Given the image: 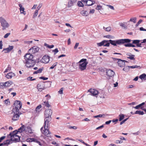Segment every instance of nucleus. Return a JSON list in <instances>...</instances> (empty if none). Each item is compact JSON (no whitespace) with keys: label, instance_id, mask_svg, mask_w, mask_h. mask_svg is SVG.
I'll list each match as a JSON object with an SVG mask.
<instances>
[{"label":"nucleus","instance_id":"obj_1","mask_svg":"<svg viewBox=\"0 0 146 146\" xmlns=\"http://www.w3.org/2000/svg\"><path fill=\"white\" fill-rule=\"evenodd\" d=\"M52 111L50 109H48L45 111V119L44 125L40 129L42 133L48 137L50 136L51 132L49 131L48 127L49 126V122L51 120V115Z\"/></svg>","mask_w":146,"mask_h":146},{"label":"nucleus","instance_id":"obj_2","mask_svg":"<svg viewBox=\"0 0 146 146\" xmlns=\"http://www.w3.org/2000/svg\"><path fill=\"white\" fill-rule=\"evenodd\" d=\"M131 41V40L129 39H122L116 40H108V42H110L111 44L114 46H117V44L121 45L125 43H129Z\"/></svg>","mask_w":146,"mask_h":146},{"label":"nucleus","instance_id":"obj_3","mask_svg":"<svg viewBox=\"0 0 146 146\" xmlns=\"http://www.w3.org/2000/svg\"><path fill=\"white\" fill-rule=\"evenodd\" d=\"M17 131H15L12 133H10L8 135V137L10 136V140L11 141H13L15 142H19L20 140V137L17 135Z\"/></svg>","mask_w":146,"mask_h":146},{"label":"nucleus","instance_id":"obj_4","mask_svg":"<svg viewBox=\"0 0 146 146\" xmlns=\"http://www.w3.org/2000/svg\"><path fill=\"white\" fill-rule=\"evenodd\" d=\"M14 105L15 108H13L12 110L13 112H17L19 111V110L21 108L22 104L21 101L16 100L14 103Z\"/></svg>","mask_w":146,"mask_h":146},{"label":"nucleus","instance_id":"obj_5","mask_svg":"<svg viewBox=\"0 0 146 146\" xmlns=\"http://www.w3.org/2000/svg\"><path fill=\"white\" fill-rule=\"evenodd\" d=\"M79 68L82 71L85 70L86 68V65L88 62L86 61V59H82L80 61Z\"/></svg>","mask_w":146,"mask_h":146},{"label":"nucleus","instance_id":"obj_6","mask_svg":"<svg viewBox=\"0 0 146 146\" xmlns=\"http://www.w3.org/2000/svg\"><path fill=\"white\" fill-rule=\"evenodd\" d=\"M137 18L136 17H131L129 20L127 21L128 25L127 27H134L137 22Z\"/></svg>","mask_w":146,"mask_h":146},{"label":"nucleus","instance_id":"obj_7","mask_svg":"<svg viewBox=\"0 0 146 146\" xmlns=\"http://www.w3.org/2000/svg\"><path fill=\"white\" fill-rule=\"evenodd\" d=\"M23 63L25 64V66L27 68H29L33 66L36 64L34 60H29L27 61H23Z\"/></svg>","mask_w":146,"mask_h":146},{"label":"nucleus","instance_id":"obj_8","mask_svg":"<svg viewBox=\"0 0 146 146\" xmlns=\"http://www.w3.org/2000/svg\"><path fill=\"white\" fill-rule=\"evenodd\" d=\"M0 22L1 24V26L3 27H8L9 26V25L8 23L2 17H0Z\"/></svg>","mask_w":146,"mask_h":146},{"label":"nucleus","instance_id":"obj_9","mask_svg":"<svg viewBox=\"0 0 146 146\" xmlns=\"http://www.w3.org/2000/svg\"><path fill=\"white\" fill-rule=\"evenodd\" d=\"M110 43L108 42V40H104L100 42L97 43V45L98 46H109Z\"/></svg>","mask_w":146,"mask_h":146},{"label":"nucleus","instance_id":"obj_10","mask_svg":"<svg viewBox=\"0 0 146 146\" xmlns=\"http://www.w3.org/2000/svg\"><path fill=\"white\" fill-rule=\"evenodd\" d=\"M39 50V47L36 46H34L29 50V52L32 54L38 52Z\"/></svg>","mask_w":146,"mask_h":146},{"label":"nucleus","instance_id":"obj_11","mask_svg":"<svg viewBox=\"0 0 146 146\" xmlns=\"http://www.w3.org/2000/svg\"><path fill=\"white\" fill-rule=\"evenodd\" d=\"M13 115L12 118V120L13 121H15L18 120L19 117L20 115L21 114L19 111L17 112H13Z\"/></svg>","mask_w":146,"mask_h":146},{"label":"nucleus","instance_id":"obj_12","mask_svg":"<svg viewBox=\"0 0 146 146\" xmlns=\"http://www.w3.org/2000/svg\"><path fill=\"white\" fill-rule=\"evenodd\" d=\"M25 60L23 61H27L30 60H33V56L31 53H27L24 56Z\"/></svg>","mask_w":146,"mask_h":146},{"label":"nucleus","instance_id":"obj_13","mask_svg":"<svg viewBox=\"0 0 146 146\" xmlns=\"http://www.w3.org/2000/svg\"><path fill=\"white\" fill-rule=\"evenodd\" d=\"M106 75L109 77H111L113 76L115 72L112 70L107 69L106 70Z\"/></svg>","mask_w":146,"mask_h":146},{"label":"nucleus","instance_id":"obj_14","mask_svg":"<svg viewBox=\"0 0 146 146\" xmlns=\"http://www.w3.org/2000/svg\"><path fill=\"white\" fill-rule=\"evenodd\" d=\"M118 60L117 63L118 65L121 67H123L125 66V62H127V61L125 60H122L121 59H117Z\"/></svg>","mask_w":146,"mask_h":146},{"label":"nucleus","instance_id":"obj_15","mask_svg":"<svg viewBox=\"0 0 146 146\" xmlns=\"http://www.w3.org/2000/svg\"><path fill=\"white\" fill-rule=\"evenodd\" d=\"M50 57L48 56L45 55L43 56L42 58V62L44 63H47L49 61Z\"/></svg>","mask_w":146,"mask_h":146},{"label":"nucleus","instance_id":"obj_16","mask_svg":"<svg viewBox=\"0 0 146 146\" xmlns=\"http://www.w3.org/2000/svg\"><path fill=\"white\" fill-rule=\"evenodd\" d=\"M33 130L30 127H25V131L28 133L32 134L33 133Z\"/></svg>","mask_w":146,"mask_h":146},{"label":"nucleus","instance_id":"obj_17","mask_svg":"<svg viewBox=\"0 0 146 146\" xmlns=\"http://www.w3.org/2000/svg\"><path fill=\"white\" fill-rule=\"evenodd\" d=\"M43 83H40L37 85V88L38 91H41L44 88Z\"/></svg>","mask_w":146,"mask_h":146},{"label":"nucleus","instance_id":"obj_18","mask_svg":"<svg viewBox=\"0 0 146 146\" xmlns=\"http://www.w3.org/2000/svg\"><path fill=\"white\" fill-rule=\"evenodd\" d=\"M93 96H96L97 95L98 93V91L94 89H90L88 90Z\"/></svg>","mask_w":146,"mask_h":146},{"label":"nucleus","instance_id":"obj_19","mask_svg":"<svg viewBox=\"0 0 146 146\" xmlns=\"http://www.w3.org/2000/svg\"><path fill=\"white\" fill-rule=\"evenodd\" d=\"M126 55L128 56L127 57V58L131 60H135V58H134L135 56V55H133L130 53H127L126 54Z\"/></svg>","mask_w":146,"mask_h":146},{"label":"nucleus","instance_id":"obj_20","mask_svg":"<svg viewBox=\"0 0 146 146\" xmlns=\"http://www.w3.org/2000/svg\"><path fill=\"white\" fill-rule=\"evenodd\" d=\"M13 48V46H9V47L7 48H4L3 51H5V53H7L9 52L10 51L12 50Z\"/></svg>","mask_w":146,"mask_h":146},{"label":"nucleus","instance_id":"obj_21","mask_svg":"<svg viewBox=\"0 0 146 146\" xmlns=\"http://www.w3.org/2000/svg\"><path fill=\"white\" fill-rule=\"evenodd\" d=\"M19 6L20 7L19 9L21 13H23L24 15L26 14L25 12V9L23 7L22 5L21 4H19Z\"/></svg>","mask_w":146,"mask_h":146},{"label":"nucleus","instance_id":"obj_22","mask_svg":"<svg viewBox=\"0 0 146 146\" xmlns=\"http://www.w3.org/2000/svg\"><path fill=\"white\" fill-rule=\"evenodd\" d=\"M82 1L85 2L86 3H87V2H90V3H92L91 4H87L86 5L88 6H91L94 4L95 1H93L91 0H82Z\"/></svg>","mask_w":146,"mask_h":146},{"label":"nucleus","instance_id":"obj_23","mask_svg":"<svg viewBox=\"0 0 146 146\" xmlns=\"http://www.w3.org/2000/svg\"><path fill=\"white\" fill-rule=\"evenodd\" d=\"M15 76V74L12 72H9L6 75V77L8 79L11 78L13 76Z\"/></svg>","mask_w":146,"mask_h":146},{"label":"nucleus","instance_id":"obj_24","mask_svg":"<svg viewBox=\"0 0 146 146\" xmlns=\"http://www.w3.org/2000/svg\"><path fill=\"white\" fill-rule=\"evenodd\" d=\"M12 82H7L4 83V86L5 87H7L10 86L12 84Z\"/></svg>","mask_w":146,"mask_h":146},{"label":"nucleus","instance_id":"obj_25","mask_svg":"<svg viewBox=\"0 0 146 146\" xmlns=\"http://www.w3.org/2000/svg\"><path fill=\"white\" fill-rule=\"evenodd\" d=\"M12 143L11 142V141L10 140H7L6 141H4V142H3L2 143L3 144V145H8L10 143Z\"/></svg>","mask_w":146,"mask_h":146},{"label":"nucleus","instance_id":"obj_26","mask_svg":"<svg viewBox=\"0 0 146 146\" xmlns=\"http://www.w3.org/2000/svg\"><path fill=\"white\" fill-rule=\"evenodd\" d=\"M25 126L24 125H22V126L18 129L19 131H18L17 133L18 132L21 133L23 131H25Z\"/></svg>","mask_w":146,"mask_h":146},{"label":"nucleus","instance_id":"obj_27","mask_svg":"<svg viewBox=\"0 0 146 146\" xmlns=\"http://www.w3.org/2000/svg\"><path fill=\"white\" fill-rule=\"evenodd\" d=\"M44 69V68L43 67L41 68H39L38 70H37L34 72L33 73V74H37L38 73H41L42 71Z\"/></svg>","mask_w":146,"mask_h":146},{"label":"nucleus","instance_id":"obj_28","mask_svg":"<svg viewBox=\"0 0 146 146\" xmlns=\"http://www.w3.org/2000/svg\"><path fill=\"white\" fill-rule=\"evenodd\" d=\"M80 13L83 16H87L88 15V12L86 11L83 10L81 11Z\"/></svg>","mask_w":146,"mask_h":146},{"label":"nucleus","instance_id":"obj_29","mask_svg":"<svg viewBox=\"0 0 146 146\" xmlns=\"http://www.w3.org/2000/svg\"><path fill=\"white\" fill-rule=\"evenodd\" d=\"M134 114H138L139 115H143L144 114V112L143 111H136Z\"/></svg>","mask_w":146,"mask_h":146},{"label":"nucleus","instance_id":"obj_30","mask_svg":"<svg viewBox=\"0 0 146 146\" xmlns=\"http://www.w3.org/2000/svg\"><path fill=\"white\" fill-rule=\"evenodd\" d=\"M119 121H121L124 118L125 116L124 114H121L119 115Z\"/></svg>","mask_w":146,"mask_h":146},{"label":"nucleus","instance_id":"obj_31","mask_svg":"<svg viewBox=\"0 0 146 146\" xmlns=\"http://www.w3.org/2000/svg\"><path fill=\"white\" fill-rule=\"evenodd\" d=\"M43 105L46 106L47 107L49 108L50 106V105L49 104L48 102H44L42 104Z\"/></svg>","mask_w":146,"mask_h":146},{"label":"nucleus","instance_id":"obj_32","mask_svg":"<svg viewBox=\"0 0 146 146\" xmlns=\"http://www.w3.org/2000/svg\"><path fill=\"white\" fill-rule=\"evenodd\" d=\"M127 22H124L123 23H120L119 24L120 27H125L126 25H127Z\"/></svg>","mask_w":146,"mask_h":146},{"label":"nucleus","instance_id":"obj_33","mask_svg":"<svg viewBox=\"0 0 146 146\" xmlns=\"http://www.w3.org/2000/svg\"><path fill=\"white\" fill-rule=\"evenodd\" d=\"M42 107V106L41 105H39L36 107L35 111L36 112L39 111L40 109Z\"/></svg>","mask_w":146,"mask_h":146},{"label":"nucleus","instance_id":"obj_34","mask_svg":"<svg viewBox=\"0 0 146 146\" xmlns=\"http://www.w3.org/2000/svg\"><path fill=\"white\" fill-rule=\"evenodd\" d=\"M129 66H127L123 68V70L125 72H128L129 70Z\"/></svg>","mask_w":146,"mask_h":146},{"label":"nucleus","instance_id":"obj_35","mask_svg":"<svg viewBox=\"0 0 146 146\" xmlns=\"http://www.w3.org/2000/svg\"><path fill=\"white\" fill-rule=\"evenodd\" d=\"M142 21L143 20L142 19H140L137 22V23L135 25V27H137Z\"/></svg>","mask_w":146,"mask_h":146},{"label":"nucleus","instance_id":"obj_36","mask_svg":"<svg viewBox=\"0 0 146 146\" xmlns=\"http://www.w3.org/2000/svg\"><path fill=\"white\" fill-rule=\"evenodd\" d=\"M104 116L105 115L104 114H99L97 115L94 116V117L95 118H97L99 117H104Z\"/></svg>","mask_w":146,"mask_h":146},{"label":"nucleus","instance_id":"obj_37","mask_svg":"<svg viewBox=\"0 0 146 146\" xmlns=\"http://www.w3.org/2000/svg\"><path fill=\"white\" fill-rule=\"evenodd\" d=\"M146 76V75L145 74H143L139 76V78L142 80L144 79Z\"/></svg>","mask_w":146,"mask_h":146},{"label":"nucleus","instance_id":"obj_38","mask_svg":"<svg viewBox=\"0 0 146 146\" xmlns=\"http://www.w3.org/2000/svg\"><path fill=\"white\" fill-rule=\"evenodd\" d=\"M140 42V40H133V44H137L139 43Z\"/></svg>","mask_w":146,"mask_h":146},{"label":"nucleus","instance_id":"obj_39","mask_svg":"<svg viewBox=\"0 0 146 146\" xmlns=\"http://www.w3.org/2000/svg\"><path fill=\"white\" fill-rule=\"evenodd\" d=\"M74 3V2L72 1H70L68 3V7H70L72 6Z\"/></svg>","mask_w":146,"mask_h":146},{"label":"nucleus","instance_id":"obj_40","mask_svg":"<svg viewBox=\"0 0 146 146\" xmlns=\"http://www.w3.org/2000/svg\"><path fill=\"white\" fill-rule=\"evenodd\" d=\"M11 69V67H10V65H9L8 66L7 68V69L5 70V71L4 72H6L9 71V70H10Z\"/></svg>","mask_w":146,"mask_h":146},{"label":"nucleus","instance_id":"obj_41","mask_svg":"<svg viewBox=\"0 0 146 146\" xmlns=\"http://www.w3.org/2000/svg\"><path fill=\"white\" fill-rule=\"evenodd\" d=\"M5 87L4 86V83H0V88L1 89H3Z\"/></svg>","mask_w":146,"mask_h":146},{"label":"nucleus","instance_id":"obj_42","mask_svg":"<svg viewBox=\"0 0 146 146\" xmlns=\"http://www.w3.org/2000/svg\"><path fill=\"white\" fill-rule=\"evenodd\" d=\"M78 4L79 6L82 7L83 6V4L80 1H78Z\"/></svg>","mask_w":146,"mask_h":146},{"label":"nucleus","instance_id":"obj_43","mask_svg":"<svg viewBox=\"0 0 146 146\" xmlns=\"http://www.w3.org/2000/svg\"><path fill=\"white\" fill-rule=\"evenodd\" d=\"M139 67V66H138L137 65H135V66H129V67L130 68H137L138 67Z\"/></svg>","mask_w":146,"mask_h":146},{"label":"nucleus","instance_id":"obj_44","mask_svg":"<svg viewBox=\"0 0 146 146\" xmlns=\"http://www.w3.org/2000/svg\"><path fill=\"white\" fill-rule=\"evenodd\" d=\"M77 127L76 126H69L68 128L69 129H77Z\"/></svg>","mask_w":146,"mask_h":146},{"label":"nucleus","instance_id":"obj_45","mask_svg":"<svg viewBox=\"0 0 146 146\" xmlns=\"http://www.w3.org/2000/svg\"><path fill=\"white\" fill-rule=\"evenodd\" d=\"M38 10H36L35 12L34 15H33V17L34 18L36 17L38 14Z\"/></svg>","mask_w":146,"mask_h":146},{"label":"nucleus","instance_id":"obj_46","mask_svg":"<svg viewBox=\"0 0 146 146\" xmlns=\"http://www.w3.org/2000/svg\"><path fill=\"white\" fill-rule=\"evenodd\" d=\"M141 107V105H140V104H139L137 106H136L135 107L133 106V108H135V109H139V108H140V107Z\"/></svg>","mask_w":146,"mask_h":146},{"label":"nucleus","instance_id":"obj_47","mask_svg":"<svg viewBox=\"0 0 146 146\" xmlns=\"http://www.w3.org/2000/svg\"><path fill=\"white\" fill-rule=\"evenodd\" d=\"M63 88H61L59 91H58V93L60 94H63Z\"/></svg>","mask_w":146,"mask_h":146},{"label":"nucleus","instance_id":"obj_48","mask_svg":"<svg viewBox=\"0 0 146 146\" xmlns=\"http://www.w3.org/2000/svg\"><path fill=\"white\" fill-rule=\"evenodd\" d=\"M128 119V118H127L125 119H124L123 121H121L120 123V125H121L123 123L125 122Z\"/></svg>","mask_w":146,"mask_h":146},{"label":"nucleus","instance_id":"obj_49","mask_svg":"<svg viewBox=\"0 0 146 146\" xmlns=\"http://www.w3.org/2000/svg\"><path fill=\"white\" fill-rule=\"evenodd\" d=\"M51 143L53 145H55L56 146H58L59 145V144L56 143L55 141H53Z\"/></svg>","mask_w":146,"mask_h":146},{"label":"nucleus","instance_id":"obj_50","mask_svg":"<svg viewBox=\"0 0 146 146\" xmlns=\"http://www.w3.org/2000/svg\"><path fill=\"white\" fill-rule=\"evenodd\" d=\"M52 52H54V54H55L58 52V49L57 48L55 49L54 50H53Z\"/></svg>","mask_w":146,"mask_h":146},{"label":"nucleus","instance_id":"obj_51","mask_svg":"<svg viewBox=\"0 0 146 146\" xmlns=\"http://www.w3.org/2000/svg\"><path fill=\"white\" fill-rule=\"evenodd\" d=\"M79 44V43L78 42H77L76 43L74 47V48L75 49H76L77 48Z\"/></svg>","mask_w":146,"mask_h":146},{"label":"nucleus","instance_id":"obj_52","mask_svg":"<svg viewBox=\"0 0 146 146\" xmlns=\"http://www.w3.org/2000/svg\"><path fill=\"white\" fill-rule=\"evenodd\" d=\"M102 8V6L100 5H98L97 7L96 8V9L97 10H99L101 9Z\"/></svg>","mask_w":146,"mask_h":146},{"label":"nucleus","instance_id":"obj_53","mask_svg":"<svg viewBox=\"0 0 146 146\" xmlns=\"http://www.w3.org/2000/svg\"><path fill=\"white\" fill-rule=\"evenodd\" d=\"M10 33H8L6 34L4 36V37L5 38H7L10 35Z\"/></svg>","mask_w":146,"mask_h":146},{"label":"nucleus","instance_id":"obj_54","mask_svg":"<svg viewBox=\"0 0 146 146\" xmlns=\"http://www.w3.org/2000/svg\"><path fill=\"white\" fill-rule=\"evenodd\" d=\"M104 29L107 31H110L111 30V28H103Z\"/></svg>","mask_w":146,"mask_h":146},{"label":"nucleus","instance_id":"obj_55","mask_svg":"<svg viewBox=\"0 0 146 146\" xmlns=\"http://www.w3.org/2000/svg\"><path fill=\"white\" fill-rule=\"evenodd\" d=\"M57 63V62H56L55 64H53L52 66H51L50 68V69H53V68H54L56 66V64Z\"/></svg>","mask_w":146,"mask_h":146},{"label":"nucleus","instance_id":"obj_56","mask_svg":"<svg viewBox=\"0 0 146 146\" xmlns=\"http://www.w3.org/2000/svg\"><path fill=\"white\" fill-rule=\"evenodd\" d=\"M131 43H128L125 44L124 46L126 47H131Z\"/></svg>","mask_w":146,"mask_h":146},{"label":"nucleus","instance_id":"obj_57","mask_svg":"<svg viewBox=\"0 0 146 146\" xmlns=\"http://www.w3.org/2000/svg\"><path fill=\"white\" fill-rule=\"evenodd\" d=\"M40 79H42L44 80H46L48 79V78H45L42 76L40 77L39 78Z\"/></svg>","mask_w":146,"mask_h":146},{"label":"nucleus","instance_id":"obj_58","mask_svg":"<svg viewBox=\"0 0 146 146\" xmlns=\"http://www.w3.org/2000/svg\"><path fill=\"white\" fill-rule=\"evenodd\" d=\"M5 136H3L1 137L0 138V143L4 139H5Z\"/></svg>","mask_w":146,"mask_h":146},{"label":"nucleus","instance_id":"obj_59","mask_svg":"<svg viewBox=\"0 0 146 146\" xmlns=\"http://www.w3.org/2000/svg\"><path fill=\"white\" fill-rule=\"evenodd\" d=\"M122 142L123 141L121 140H117L115 141V143H122Z\"/></svg>","mask_w":146,"mask_h":146},{"label":"nucleus","instance_id":"obj_60","mask_svg":"<svg viewBox=\"0 0 146 146\" xmlns=\"http://www.w3.org/2000/svg\"><path fill=\"white\" fill-rule=\"evenodd\" d=\"M35 142H36V143H38L40 145V146L42 145V144L40 143V141H38V140L37 139H36Z\"/></svg>","mask_w":146,"mask_h":146},{"label":"nucleus","instance_id":"obj_61","mask_svg":"<svg viewBox=\"0 0 146 146\" xmlns=\"http://www.w3.org/2000/svg\"><path fill=\"white\" fill-rule=\"evenodd\" d=\"M32 77H29L28 78V80L30 81H33V80H35V79H32Z\"/></svg>","mask_w":146,"mask_h":146},{"label":"nucleus","instance_id":"obj_62","mask_svg":"<svg viewBox=\"0 0 146 146\" xmlns=\"http://www.w3.org/2000/svg\"><path fill=\"white\" fill-rule=\"evenodd\" d=\"M104 127V125H102L96 128V129L97 130L99 129H100L102 128H103Z\"/></svg>","mask_w":146,"mask_h":146},{"label":"nucleus","instance_id":"obj_63","mask_svg":"<svg viewBox=\"0 0 146 146\" xmlns=\"http://www.w3.org/2000/svg\"><path fill=\"white\" fill-rule=\"evenodd\" d=\"M107 6L109 7V8H110L111 9L114 10V9L113 6L110 5H107Z\"/></svg>","mask_w":146,"mask_h":146},{"label":"nucleus","instance_id":"obj_64","mask_svg":"<svg viewBox=\"0 0 146 146\" xmlns=\"http://www.w3.org/2000/svg\"><path fill=\"white\" fill-rule=\"evenodd\" d=\"M2 41H0V49H2Z\"/></svg>","mask_w":146,"mask_h":146}]
</instances>
